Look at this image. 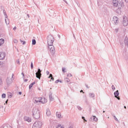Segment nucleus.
<instances>
[{
  "mask_svg": "<svg viewBox=\"0 0 128 128\" xmlns=\"http://www.w3.org/2000/svg\"><path fill=\"white\" fill-rule=\"evenodd\" d=\"M32 116L36 120H38L40 118V110L36 108H33L32 110Z\"/></svg>",
  "mask_w": 128,
  "mask_h": 128,
  "instance_id": "f257e3e1",
  "label": "nucleus"
},
{
  "mask_svg": "<svg viewBox=\"0 0 128 128\" xmlns=\"http://www.w3.org/2000/svg\"><path fill=\"white\" fill-rule=\"evenodd\" d=\"M56 116L58 118H62V114L60 112H56Z\"/></svg>",
  "mask_w": 128,
  "mask_h": 128,
  "instance_id": "dca6fc26",
  "label": "nucleus"
},
{
  "mask_svg": "<svg viewBox=\"0 0 128 128\" xmlns=\"http://www.w3.org/2000/svg\"><path fill=\"white\" fill-rule=\"evenodd\" d=\"M1 128H12L11 126H2Z\"/></svg>",
  "mask_w": 128,
  "mask_h": 128,
  "instance_id": "bb28decb",
  "label": "nucleus"
},
{
  "mask_svg": "<svg viewBox=\"0 0 128 128\" xmlns=\"http://www.w3.org/2000/svg\"><path fill=\"white\" fill-rule=\"evenodd\" d=\"M49 98L50 100H54V97L52 96V92H50L49 94Z\"/></svg>",
  "mask_w": 128,
  "mask_h": 128,
  "instance_id": "f3484780",
  "label": "nucleus"
},
{
  "mask_svg": "<svg viewBox=\"0 0 128 128\" xmlns=\"http://www.w3.org/2000/svg\"><path fill=\"white\" fill-rule=\"evenodd\" d=\"M8 98H12V94L11 92H8Z\"/></svg>",
  "mask_w": 128,
  "mask_h": 128,
  "instance_id": "5701e85b",
  "label": "nucleus"
},
{
  "mask_svg": "<svg viewBox=\"0 0 128 128\" xmlns=\"http://www.w3.org/2000/svg\"><path fill=\"white\" fill-rule=\"evenodd\" d=\"M128 24V18L126 16H124L123 18V25L124 26H126Z\"/></svg>",
  "mask_w": 128,
  "mask_h": 128,
  "instance_id": "6e6552de",
  "label": "nucleus"
},
{
  "mask_svg": "<svg viewBox=\"0 0 128 128\" xmlns=\"http://www.w3.org/2000/svg\"><path fill=\"white\" fill-rule=\"evenodd\" d=\"M82 119L84 120H85L86 122V120H84V117L82 116Z\"/></svg>",
  "mask_w": 128,
  "mask_h": 128,
  "instance_id": "a18cd8bd",
  "label": "nucleus"
},
{
  "mask_svg": "<svg viewBox=\"0 0 128 128\" xmlns=\"http://www.w3.org/2000/svg\"><path fill=\"white\" fill-rule=\"evenodd\" d=\"M8 100H7L6 101V104H8Z\"/></svg>",
  "mask_w": 128,
  "mask_h": 128,
  "instance_id": "09e8293b",
  "label": "nucleus"
},
{
  "mask_svg": "<svg viewBox=\"0 0 128 128\" xmlns=\"http://www.w3.org/2000/svg\"><path fill=\"white\" fill-rule=\"evenodd\" d=\"M65 80L66 82H70V80L68 79V78H65Z\"/></svg>",
  "mask_w": 128,
  "mask_h": 128,
  "instance_id": "c85d7f7f",
  "label": "nucleus"
},
{
  "mask_svg": "<svg viewBox=\"0 0 128 128\" xmlns=\"http://www.w3.org/2000/svg\"><path fill=\"white\" fill-rule=\"evenodd\" d=\"M0 66H4V63L2 62H0Z\"/></svg>",
  "mask_w": 128,
  "mask_h": 128,
  "instance_id": "ea45409f",
  "label": "nucleus"
},
{
  "mask_svg": "<svg viewBox=\"0 0 128 128\" xmlns=\"http://www.w3.org/2000/svg\"><path fill=\"white\" fill-rule=\"evenodd\" d=\"M19 94H22V92H19Z\"/></svg>",
  "mask_w": 128,
  "mask_h": 128,
  "instance_id": "5fc2aeb1",
  "label": "nucleus"
},
{
  "mask_svg": "<svg viewBox=\"0 0 128 128\" xmlns=\"http://www.w3.org/2000/svg\"><path fill=\"white\" fill-rule=\"evenodd\" d=\"M116 12H118V14H120V8H118V9L116 10Z\"/></svg>",
  "mask_w": 128,
  "mask_h": 128,
  "instance_id": "2f4dec72",
  "label": "nucleus"
},
{
  "mask_svg": "<svg viewBox=\"0 0 128 128\" xmlns=\"http://www.w3.org/2000/svg\"><path fill=\"white\" fill-rule=\"evenodd\" d=\"M48 50L52 54H54L56 50L54 49V46L53 44L48 45Z\"/></svg>",
  "mask_w": 128,
  "mask_h": 128,
  "instance_id": "20e7f679",
  "label": "nucleus"
},
{
  "mask_svg": "<svg viewBox=\"0 0 128 128\" xmlns=\"http://www.w3.org/2000/svg\"><path fill=\"white\" fill-rule=\"evenodd\" d=\"M64 70H66V68H62V72H66V71H64Z\"/></svg>",
  "mask_w": 128,
  "mask_h": 128,
  "instance_id": "4c0bfd02",
  "label": "nucleus"
},
{
  "mask_svg": "<svg viewBox=\"0 0 128 128\" xmlns=\"http://www.w3.org/2000/svg\"><path fill=\"white\" fill-rule=\"evenodd\" d=\"M20 42H22V44H26V41L22 40H20Z\"/></svg>",
  "mask_w": 128,
  "mask_h": 128,
  "instance_id": "f704fd0d",
  "label": "nucleus"
},
{
  "mask_svg": "<svg viewBox=\"0 0 128 128\" xmlns=\"http://www.w3.org/2000/svg\"><path fill=\"white\" fill-rule=\"evenodd\" d=\"M40 99L41 104H46V102H48V100H46V98L40 97Z\"/></svg>",
  "mask_w": 128,
  "mask_h": 128,
  "instance_id": "2eb2a0df",
  "label": "nucleus"
},
{
  "mask_svg": "<svg viewBox=\"0 0 128 128\" xmlns=\"http://www.w3.org/2000/svg\"><path fill=\"white\" fill-rule=\"evenodd\" d=\"M50 78L51 80H54V78H52V74H50V76H48V78Z\"/></svg>",
  "mask_w": 128,
  "mask_h": 128,
  "instance_id": "a878e982",
  "label": "nucleus"
},
{
  "mask_svg": "<svg viewBox=\"0 0 128 128\" xmlns=\"http://www.w3.org/2000/svg\"><path fill=\"white\" fill-rule=\"evenodd\" d=\"M4 15L5 16V22L6 24H10V20H8V16L6 15V13L5 10H4Z\"/></svg>",
  "mask_w": 128,
  "mask_h": 128,
  "instance_id": "0eeeda50",
  "label": "nucleus"
},
{
  "mask_svg": "<svg viewBox=\"0 0 128 128\" xmlns=\"http://www.w3.org/2000/svg\"><path fill=\"white\" fill-rule=\"evenodd\" d=\"M28 79H26V80H24V82H28Z\"/></svg>",
  "mask_w": 128,
  "mask_h": 128,
  "instance_id": "de8ad7c7",
  "label": "nucleus"
},
{
  "mask_svg": "<svg viewBox=\"0 0 128 128\" xmlns=\"http://www.w3.org/2000/svg\"><path fill=\"white\" fill-rule=\"evenodd\" d=\"M42 122L40 121L36 122L32 126V128H42Z\"/></svg>",
  "mask_w": 128,
  "mask_h": 128,
  "instance_id": "7ed1b4c3",
  "label": "nucleus"
},
{
  "mask_svg": "<svg viewBox=\"0 0 128 128\" xmlns=\"http://www.w3.org/2000/svg\"><path fill=\"white\" fill-rule=\"evenodd\" d=\"M14 74H12V76L11 78H8L6 80V82L8 86H10V84H12V80H14Z\"/></svg>",
  "mask_w": 128,
  "mask_h": 128,
  "instance_id": "39448f33",
  "label": "nucleus"
},
{
  "mask_svg": "<svg viewBox=\"0 0 128 128\" xmlns=\"http://www.w3.org/2000/svg\"><path fill=\"white\" fill-rule=\"evenodd\" d=\"M4 43V40L2 38L0 39V46Z\"/></svg>",
  "mask_w": 128,
  "mask_h": 128,
  "instance_id": "6ab92c4d",
  "label": "nucleus"
},
{
  "mask_svg": "<svg viewBox=\"0 0 128 128\" xmlns=\"http://www.w3.org/2000/svg\"><path fill=\"white\" fill-rule=\"evenodd\" d=\"M67 76H68V78H70V77L72 76V74H67Z\"/></svg>",
  "mask_w": 128,
  "mask_h": 128,
  "instance_id": "c756f323",
  "label": "nucleus"
},
{
  "mask_svg": "<svg viewBox=\"0 0 128 128\" xmlns=\"http://www.w3.org/2000/svg\"><path fill=\"white\" fill-rule=\"evenodd\" d=\"M57 128H64V126L62 124H58L57 126Z\"/></svg>",
  "mask_w": 128,
  "mask_h": 128,
  "instance_id": "b1692460",
  "label": "nucleus"
},
{
  "mask_svg": "<svg viewBox=\"0 0 128 128\" xmlns=\"http://www.w3.org/2000/svg\"><path fill=\"white\" fill-rule=\"evenodd\" d=\"M6 58V54L4 52H0V60H2Z\"/></svg>",
  "mask_w": 128,
  "mask_h": 128,
  "instance_id": "9b49d317",
  "label": "nucleus"
},
{
  "mask_svg": "<svg viewBox=\"0 0 128 128\" xmlns=\"http://www.w3.org/2000/svg\"><path fill=\"white\" fill-rule=\"evenodd\" d=\"M112 90H116V87H114V86L112 85Z\"/></svg>",
  "mask_w": 128,
  "mask_h": 128,
  "instance_id": "72a5a7b5",
  "label": "nucleus"
},
{
  "mask_svg": "<svg viewBox=\"0 0 128 128\" xmlns=\"http://www.w3.org/2000/svg\"><path fill=\"white\" fill-rule=\"evenodd\" d=\"M80 92H82L83 94H84V90H81L80 91Z\"/></svg>",
  "mask_w": 128,
  "mask_h": 128,
  "instance_id": "49530a36",
  "label": "nucleus"
},
{
  "mask_svg": "<svg viewBox=\"0 0 128 128\" xmlns=\"http://www.w3.org/2000/svg\"><path fill=\"white\" fill-rule=\"evenodd\" d=\"M47 42L48 46H52L54 44V36L52 35H48L47 37Z\"/></svg>",
  "mask_w": 128,
  "mask_h": 128,
  "instance_id": "f03ea898",
  "label": "nucleus"
},
{
  "mask_svg": "<svg viewBox=\"0 0 128 128\" xmlns=\"http://www.w3.org/2000/svg\"><path fill=\"white\" fill-rule=\"evenodd\" d=\"M34 103L36 104H38L40 102V98H34Z\"/></svg>",
  "mask_w": 128,
  "mask_h": 128,
  "instance_id": "9d476101",
  "label": "nucleus"
},
{
  "mask_svg": "<svg viewBox=\"0 0 128 128\" xmlns=\"http://www.w3.org/2000/svg\"><path fill=\"white\" fill-rule=\"evenodd\" d=\"M91 118H93L94 122H98V119L96 116H92Z\"/></svg>",
  "mask_w": 128,
  "mask_h": 128,
  "instance_id": "aec40b11",
  "label": "nucleus"
},
{
  "mask_svg": "<svg viewBox=\"0 0 128 128\" xmlns=\"http://www.w3.org/2000/svg\"><path fill=\"white\" fill-rule=\"evenodd\" d=\"M27 16H28V18H30V14H27Z\"/></svg>",
  "mask_w": 128,
  "mask_h": 128,
  "instance_id": "603ef678",
  "label": "nucleus"
},
{
  "mask_svg": "<svg viewBox=\"0 0 128 128\" xmlns=\"http://www.w3.org/2000/svg\"><path fill=\"white\" fill-rule=\"evenodd\" d=\"M118 4H120V2H118V0H113L112 4L114 6H115L116 8L118 6Z\"/></svg>",
  "mask_w": 128,
  "mask_h": 128,
  "instance_id": "1a4fd4ad",
  "label": "nucleus"
},
{
  "mask_svg": "<svg viewBox=\"0 0 128 128\" xmlns=\"http://www.w3.org/2000/svg\"><path fill=\"white\" fill-rule=\"evenodd\" d=\"M113 22L116 24H118V18L116 16H114L113 17Z\"/></svg>",
  "mask_w": 128,
  "mask_h": 128,
  "instance_id": "ddd939ff",
  "label": "nucleus"
},
{
  "mask_svg": "<svg viewBox=\"0 0 128 128\" xmlns=\"http://www.w3.org/2000/svg\"><path fill=\"white\" fill-rule=\"evenodd\" d=\"M77 108L78 110H82V107L80 106H77Z\"/></svg>",
  "mask_w": 128,
  "mask_h": 128,
  "instance_id": "7c9ffc66",
  "label": "nucleus"
},
{
  "mask_svg": "<svg viewBox=\"0 0 128 128\" xmlns=\"http://www.w3.org/2000/svg\"><path fill=\"white\" fill-rule=\"evenodd\" d=\"M86 86L87 88H88V85H86Z\"/></svg>",
  "mask_w": 128,
  "mask_h": 128,
  "instance_id": "3c124183",
  "label": "nucleus"
},
{
  "mask_svg": "<svg viewBox=\"0 0 128 128\" xmlns=\"http://www.w3.org/2000/svg\"><path fill=\"white\" fill-rule=\"evenodd\" d=\"M30 66L32 69L34 68V64H32V62H31Z\"/></svg>",
  "mask_w": 128,
  "mask_h": 128,
  "instance_id": "e433bc0d",
  "label": "nucleus"
},
{
  "mask_svg": "<svg viewBox=\"0 0 128 128\" xmlns=\"http://www.w3.org/2000/svg\"><path fill=\"white\" fill-rule=\"evenodd\" d=\"M6 94H2V98H6Z\"/></svg>",
  "mask_w": 128,
  "mask_h": 128,
  "instance_id": "cd10ccee",
  "label": "nucleus"
},
{
  "mask_svg": "<svg viewBox=\"0 0 128 128\" xmlns=\"http://www.w3.org/2000/svg\"><path fill=\"white\" fill-rule=\"evenodd\" d=\"M125 2H128V0H125Z\"/></svg>",
  "mask_w": 128,
  "mask_h": 128,
  "instance_id": "864d4df0",
  "label": "nucleus"
},
{
  "mask_svg": "<svg viewBox=\"0 0 128 128\" xmlns=\"http://www.w3.org/2000/svg\"><path fill=\"white\" fill-rule=\"evenodd\" d=\"M14 44H18V40H14Z\"/></svg>",
  "mask_w": 128,
  "mask_h": 128,
  "instance_id": "58836bf2",
  "label": "nucleus"
},
{
  "mask_svg": "<svg viewBox=\"0 0 128 128\" xmlns=\"http://www.w3.org/2000/svg\"><path fill=\"white\" fill-rule=\"evenodd\" d=\"M114 120H116V122H118V118H116V116H114Z\"/></svg>",
  "mask_w": 128,
  "mask_h": 128,
  "instance_id": "473e14b6",
  "label": "nucleus"
},
{
  "mask_svg": "<svg viewBox=\"0 0 128 128\" xmlns=\"http://www.w3.org/2000/svg\"><path fill=\"white\" fill-rule=\"evenodd\" d=\"M36 44V40L34 39L32 40V44L33 46H34V44Z\"/></svg>",
  "mask_w": 128,
  "mask_h": 128,
  "instance_id": "393cba45",
  "label": "nucleus"
},
{
  "mask_svg": "<svg viewBox=\"0 0 128 128\" xmlns=\"http://www.w3.org/2000/svg\"><path fill=\"white\" fill-rule=\"evenodd\" d=\"M46 74L47 75L50 74V72L46 71Z\"/></svg>",
  "mask_w": 128,
  "mask_h": 128,
  "instance_id": "79ce46f5",
  "label": "nucleus"
},
{
  "mask_svg": "<svg viewBox=\"0 0 128 128\" xmlns=\"http://www.w3.org/2000/svg\"><path fill=\"white\" fill-rule=\"evenodd\" d=\"M89 96H90V98H94V94L90 93L89 94Z\"/></svg>",
  "mask_w": 128,
  "mask_h": 128,
  "instance_id": "4be33fe9",
  "label": "nucleus"
},
{
  "mask_svg": "<svg viewBox=\"0 0 128 128\" xmlns=\"http://www.w3.org/2000/svg\"><path fill=\"white\" fill-rule=\"evenodd\" d=\"M22 74L23 76H24V74L23 72L22 73Z\"/></svg>",
  "mask_w": 128,
  "mask_h": 128,
  "instance_id": "8fccbe9b",
  "label": "nucleus"
},
{
  "mask_svg": "<svg viewBox=\"0 0 128 128\" xmlns=\"http://www.w3.org/2000/svg\"><path fill=\"white\" fill-rule=\"evenodd\" d=\"M36 77L39 80H40V78L42 76V70L38 68V71L36 72Z\"/></svg>",
  "mask_w": 128,
  "mask_h": 128,
  "instance_id": "423d86ee",
  "label": "nucleus"
},
{
  "mask_svg": "<svg viewBox=\"0 0 128 128\" xmlns=\"http://www.w3.org/2000/svg\"><path fill=\"white\" fill-rule=\"evenodd\" d=\"M103 112H106L105 111H103Z\"/></svg>",
  "mask_w": 128,
  "mask_h": 128,
  "instance_id": "4d7b16f0",
  "label": "nucleus"
},
{
  "mask_svg": "<svg viewBox=\"0 0 128 128\" xmlns=\"http://www.w3.org/2000/svg\"><path fill=\"white\" fill-rule=\"evenodd\" d=\"M24 122H32V118L25 116L24 118Z\"/></svg>",
  "mask_w": 128,
  "mask_h": 128,
  "instance_id": "f8f14e48",
  "label": "nucleus"
},
{
  "mask_svg": "<svg viewBox=\"0 0 128 128\" xmlns=\"http://www.w3.org/2000/svg\"><path fill=\"white\" fill-rule=\"evenodd\" d=\"M58 82H60V80H56L55 82V83H56V84H58Z\"/></svg>",
  "mask_w": 128,
  "mask_h": 128,
  "instance_id": "37998d69",
  "label": "nucleus"
},
{
  "mask_svg": "<svg viewBox=\"0 0 128 128\" xmlns=\"http://www.w3.org/2000/svg\"><path fill=\"white\" fill-rule=\"evenodd\" d=\"M34 84H36V82H33L30 84V86H29L30 90V88H32V86H34Z\"/></svg>",
  "mask_w": 128,
  "mask_h": 128,
  "instance_id": "412c9836",
  "label": "nucleus"
},
{
  "mask_svg": "<svg viewBox=\"0 0 128 128\" xmlns=\"http://www.w3.org/2000/svg\"><path fill=\"white\" fill-rule=\"evenodd\" d=\"M46 114L48 116H50V110L48 108L46 109Z\"/></svg>",
  "mask_w": 128,
  "mask_h": 128,
  "instance_id": "a211bd4d",
  "label": "nucleus"
},
{
  "mask_svg": "<svg viewBox=\"0 0 128 128\" xmlns=\"http://www.w3.org/2000/svg\"><path fill=\"white\" fill-rule=\"evenodd\" d=\"M124 108H126V106H124Z\"/></svg>",
  "mask_w": 128,
  "mask_h": 128,
  "instance_id": "6e6d98bb",
  "label": "nucleus"
},
{
  "mask_svg": "<svg viewBox=\"0 0 128 128\" xmlns=\"http://www.w3.org/2000/svg\"><path fill=\"white\" fill-rule=\"evenodd\" d=\"M120 94V93L118 92V90H117L116 92H114V96L120 100V96H118Z\"/></svg>",
  "mask_w": 128,
  "mask_h": 128,
  "instance_id": "4468645a",
  "label": "nucleus"
},
{
  "mask_svg": "<svg viewBox=\"0 0 128 128\" xmlns=\"http://www.w3.org/2000/svg\"><path fill=\"white\" fill-rule=\"evenodd\" d=\"M2 78H0V86H2Z\"/></svg>",
  "mask_w": 128,
  "mask_h": 128,
  "instance_id": "c9c22d12",
  "label": "nucleus"
},
{
  "mask_svg": "<svg viewBox=\"0 0 128 128\" xmlns=\"http://www.w3.org/2000/svg\"><path fill=\"white\" fill-rule=\"evenodd\" d=\"M13 30H16V26H14V28Z\"/></svg>",
  "mask_w": 128,
  "mask_h": 128,
  "instance_id": "c03bdc74",
  "label": "nucleus"
},
{
  "mask_svg": "<svg viewBox=\"0 0 128 128\" xmlns=\"http://www.w3.org/2000/svg\"><path fill=\"white\" fill-rule=\"evenodd\" d=\"M16 62L18 64H20V60H16Z\"/></svg>",
  "mask_w": 128,
  "mask_h": 128,
  "instance_id": "a19ab883",
  "label": "nucleus"
}]
</instances>
